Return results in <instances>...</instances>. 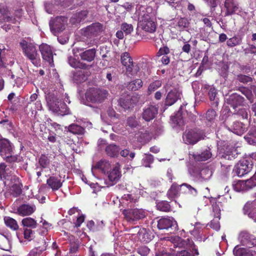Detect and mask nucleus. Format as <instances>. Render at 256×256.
<instances>
[{"label": "nucleus", "instance_id": "1", "mask_svg": "<svg viewBox=\"0 0 256 256\" xmlns=\"http://www.w3.org/2000/svg\"><path fill=\"white\" fill-rule=\"evenodd\" d=\"M138 25L145 32L153 33L156 28V23L154 21L152 8L151 6H141L139 8Z\"/></svg>", "mask_w": 256, "mask_h": 256}, {"label": "nucleus", "instance_id": "2", "mask_svg": "<svg viewBox=\"0 0 256 256\" xmlns=\"http://www.w3.org/2000/svg\"><path fill=\"white\" fill-rule=\"evenodd\" d=\"M20 44L24 55L30 60L34 66H39L40 59L36 46L34 44L28 43L26 40H23Z\"/></svg>", "mask_w": 256, "mask_h": 256}, {"label": "nucleus", "instance_id": "3", "mask_svg": "<svg viewBox=\"0 0 256 256\" xmlns=\"http://www.w3.org/2000/svg\"><path fill=\"white\" fill-rule=\"evenodd\" d=\"M122 213L124 219L132 224H136L138 221L144 219L146 214L144 210L134 207L124 209Z\"/></svg>", "mask_w": 256, "mask_h": 256}, {"label": "nucleus", "instance_id": "4", "mask_svg": "<svg viewBox=\"0 0 256 256\" xmlns=\"http://www.w3.org/2000/svg\"><path fill=\"white\" fill-rule=\"evenodd\" d=\"M108 93L104 90L90 88L85 94L86 100L92 103H101L106 98Z\"/></svg>", "mask_w": 256, "mask_h": 256}, {"label": "nucleus", "instance_id": "5", "mask_svg": "<svg viewBox=\"0 0 256 256\" xmlns=\"http://www.w3.org/2000/svg\"><path fill=\"white\" fill-rule=\"evenodd\" d=\"M48 98V104L52 111L62 116L68 114L69 109L64 102H59L58 98L52 96H49Z\"/></svg>", "mask_w": 256, "mask_h": 256}, {"label": "nucleus", "instance_id": "6", "mask_svg": "<svg viewBox=\"0 0 256 256\" xmlns=\"http://www.w3.org/2000/svg\"><path fill=\"white\" fill-rule=\"evenodd\" d=\"M232 116H226L224 123L226 128L238 135H242L247 130L244 124L237 120H234Z\"/></svg>", "mask_w": 256, "mask_h": 256}, {"label": "nucleus", "instance_id": "7", "mask_svg": "<svg viewBox=\"0 0 256 256\" xmlns=\"http://www.w3.org/2000/svg\"><path fill=\"white\" fill-rule=\"evenodd\" d=\"M159 230H166L173 233L178 230V226L175 220L172 217L162 218L157 221Z\"/></svg>", "mask_w": 256, "mask_h": 256}, {"label": "nucleus", "instance_id": "8", "mask_svg": "<svg viewBox=\"0 0 256 256\" xmlns=\"http://www.w3.org/2000/svg\"><path fill=\"white\" fill-rule=\"evenodd\" d=\"M67 21L68 18L64 16H58L52 18L49 23L52 32L56 34L63 31Z\"/></svg>", "mask_w": 256, "mask_h": 256}, {"label": "nucleus", "instance_id": "9", "mask_svg": "<svg viewBox=\"0 0 256 256\" xmlns=\"http://www.w3.org/2000/svg\"><path fill=\"white\" fill-rule=\"evenodd\" d=\"M204 135L200 131L190 130L186 131L183 134L182 138L186 144H194L199 140L204 138Z\"/></svg>", "mask_w": 256, "mask_h": 256}, {"label": "nucleus", "instance_id": "10", "mask_svg": "<svg viewBox=\"0 0 256 256\" xmlns=\"http://www.w3.org/2000/svg\"><path fill=\"white\" fill-rule=\"evenodd\" d=\"M252 168L253 163L251 160H243L235 166V172L238 176L242 177L250 172Z\"/></svg>", "mask_w": 256, "mask_h": 256}, {"label": "nucleus", "instance_id": "11", "mask_svg": "<svg viewBox=\"0 0 256 256\" xmlns=\"http://www.w3.org/2000/svg\"><path fill=\"white\" fill-rule=\"evenodd\" d=\"M239 239L243 246L252 248L256 245V232L251 234L247 231L242 232Z\"/></svg>", "mask_w": 256, "mask_h": 256}, {"label": "nucleus", "instance_id": "12", "mask_svg": "<svg viewBox=\"0 0 256 256\" xmlns=\"http://www.w3.org/2000/svg\"><path fill=\"white\" fill-rule=\"evenodd\" d=\"M39 49L43 60L48 62L50 66H52L54 65L53 53L51 47L43 43L39 46Z\"/></svg>", "mask_w": 256, "mask_h": 256}, {"label": "nucleus", "instance_id": "13", "mask_svg": "<svg viewBox=\"0 0 256 256\" xmlns=\"http://www.w3.org/2000/svg\"><path fill=\"white\" fill-rule=\"evenodd\" d=\"M158 108L156 106L149 105L143 110L142 118L146 122L153 120L158 114Z\"/></svg>", "mask_w": 256, "mask_h": 256}, {"label": "nucleus", "instance_id": "14", "mask_svg": "<svg viewBox=\"0 0 256 256\" xmlns=\"http://www.w3.org/2000/svg\"><path fill=\"white\" fill-rule=\"evenodd\" d=\"M138 102V98L134 96H126L125 97L120 98L118 100L119 104L124 110L133 108Z\"/></svg>", "mask_w": 256, "mask_h": 256}, {"label": "nucleus", "instance_id": "15", "mask_svg": "<svg viewBox=\"0 0 256 256\" xmlns=\"http://www.w3.org/2000/svg\"><path fill=\"white\" fill-rule=\"evenodd\" d=\"M214 204H212V209L215 218H220L221 208L227 202V200L224 196H218L216 199H214Z\"/></svg>", "mask_w": 256, "mask_h": 256}, {"label": "nucleus", "instance_id": "16", "mask_svg": "<svg viewBox=\"0 0 256 256\" xmlns=\"http://www.w3.org/2000/svg\"><path fill=\"white\" fill-rule=\"evenodd\" d=\"M244 102V98L236 93L232 94L226 99L227 104H230L234 109H236L238 106L243 105Z\"/></svg>", "mask_w": 256, "mask_h": 256}, {"label": "nucleus", "instance_id": "17", "mask_svg": "<svg viewBox=\"0 0 256 256\" xmlns=\"http://www.w3.org/2000/svg\"><path fill=\"white\" fill-rule=\"evenodd\" d=\"M36 209L34 204H22L17 208L16 214L23 216H30L34 212Z\"/></svg>", "mask_w": 256, "mask_h": 256}, {"label": "nucleus", "instance_id": "18", "mask_svg": "<svg viewBox=\"0 0 256 256\" xmlns=\"http://www.w3.org/2000/svg\"><path fill=\"white\" fill-rule=\"evenodd\" d=\"M154 237V236L150 230L145 228H140L138 233V240L143 242H149L153 239Z\"/></svg>", "mask_w": 256, "mask_h": 256}, {"label": "nucleus", "instance_id": "19", "mask_svg": "<svg viewBox=\"0 0 256 256\" xmlns=\"http://www.w3.org/2000/svg\"><path fill=\"white\" fill-rule=\"evenodd\" d=\"M46 184L52 191H56L62 186V182L60 176H50L46 180Z\"/></svg>", "mask_w": 256, "mask_h": 256}, {"label": "nucleus", "instance_id": "20", "mask_svg": "<svg viewBox=\"0 0 256 256\" xmlns=\"http://www.w3.org/2000/svg\"><path fill=\"white\" fill-rule=\"evenodd\" d=\"M180 94L178 91L174 88L171 90L168 94L166 98V104L170 106L174 104L178 99H180Z\"/></svg>", "mask_w": 256, "mask_h": 256}, {"label": "nucleus", "instance_id": "21", "mask_svg": "<svg viewBox=\"0 0 256 256\" xmlns=\"http://www.w3.org/2000/svg\"><path fill=\"white\" fill-rule=\"evenodd\" d=\"M250 123V130L248 133L244 136V138L246 141L250 144H256V124L253 125Z\"/></svg>", "mask_w": 256, "mask_h": 256}, {"label": "nucleus", "instance_id": "22", "mask_svg": "<svg viewBox=\"0 0 256 256\" xmlns=\"http://www.w3.org/2000/svg\"><path fill=\"white\" fill-rule=\"evenodd\" d=\"M224 6L226 10V16L234 14L238 8V4L236 0H226Z\"/></svg>", "mask_w": 256, "mask_h": 256}, {"label": "nucleus", "instance_id": "23", "mask_svg": "<svg viewBox=\"0 0 256 256\" xmlns=\"http://www.w3.org/2000/svg\"><path fill=\"white\" fill-rule=\"evenodd\" d=\"M120 164L117 163L110 170L108 174V180L112 182H116L120 176Z\"/></svg>", "mask_w": 256, "mask_h": 256}, {"label": "nucleus", "instance_id": "24", "mask_svg": "<svg viewBox=\"0 0 256 256\" xmlns=\"http://www.w3.org/2000/svg\"><path fill=\"white\" fill-rule=\"evenodd\" d=\"M96 50L94 48L86 50L80 54L82 60L87 62L93 61L96 56Z\"/></svg>", "mask_w": 256, "mask_h": 256}, {"label": "nucleus", "instance_id": "25", "mask_svg": "<svg viewBox=\"0 0 256 256\" xmlns=\"http://www.w3.org/2000/svg\"><path fill=\"white\" fill-rule=\"evenodd\" d=\"M138 202V198L134 194H124L122 198V202L130 208L134 207V204Z\"/></svg>", "mask_w": 256, "mask_h": 256}, {"label": "nucleus", "instance_id": "26", "mask_svg": "<svg viewBox=\"0 0 256 256\" xmlns=\"http://www.w3.org/2000/svg\"><path fill=\"white\" fill-rule=\"evenodd\" d=\"M233 253L235 256H256L255 250H249L247 252L246 248H241L238 245L234 247Z\"/></svg>", "mask_w": 256, "mask_h": 256}, {"label": "nucleus", "instance_id": "27", "mask_svg": "<svg viewBox=\"0 0 256 256\" xmlns=\"http://www.w3.org/2000/svg\"><path fill=\"white\" fill-rule=\"evenodd\" d=\"M192 158L196 162L206 161L211 158L212 154L210 149L206 148L200 154H193Z\"/></svg>", "mask_w": 256, "mask_h": 256}, {"label": "nucleus", "instance_id": "28", "mask_svg": "<svg viewBox=\"0 0 256 256\" xmlns=\"http://www.w3.org/2000/svg\"><path fill=\"white\" fill-rule=\"evenodd\" d=\"M180 192L184 194H189L196 196L198 190L196 188L187 183H183L180 185Z\"/></svg>", "mask_w": 256, "mask_h": 256}, {"label": "nucleus", "instance_id": "29", "mask_svg": "<svg viewBox=\"0 0 256 256\" xmlns=\"http://www.w3.org/2000/svg\"><path fill=\"white\" fill-rule=\"evenodd\" d=\"M111 166L108 161L104 159L98 162L94 166V169L100 170L104 174L108 172Z\"/></svg>", "mask_w": 256, "mask_h": 256}, {"label": "nucleus", "instance_id": "30", "mask_svg": "<svg viewBox=\"0 0 256 256\" xmlns=\"http://www.w3.org/2000/svg\"><path fill=\"white\" fill-rule=\"evenodd\" d=\"M126 68V74L129 77H132L137 74L140 70V67L137 63L132 62Z\"/></svg>", "mask_w": 256, "mask_h": 256}, {"label": "nucleus", "instance_id": "31", "mask_svg": "<svg viewBox=\"0 0 256 256\" xmlns=\"http://www.w3.org/2000/svg\"><path fill=\"white\" fill-rule=\"evenodd\" d=\"M66 128L68 132L74 134L83 135L86 132L84 128L76 124H70L68 127H66Z\"/></svg>", "mask_w": 256, "mask_h": 256}, {"label": "nucleus", "instance_id": "32", "mask_svg": "<svg viewBox=\"0 0 256 256\" xmlns=\"http://www.w3.org/2000/svg\"><path fill=\"white\" fill-rule=\"evenodd\" d=\"M181 193L180 192V186L176 183H174L168 191L166 195L169 199L173 200L178 196Z\"/></svg>", "mask_w": 256, "mask_h": 256}, {"label": "nucleus", "instance_id": "33", "mask_svg": "<svg viewBox=\"0 0 256 256\" xmlns=\"http://www.w3.org/2000/svg\"><path fill=\"white\" fill-rule=\"evenodd\" d=\"M11 153H12V146L8 140H5L2 145L0 146V154L4 158L6 156H10Z\"/></svg>", "mask_w": 256, "mask_h": 256}, {"label": "nucleus", "instance_id": "34", "mask_svg": "<svg viewBox=\"0 0 256 256\" xmlns=\"http://www.w3.org/2000/svg\"><path fill=\"white\" fill-rule=\"evenodd\" d=\"M243 212L244 214H248L250 218L256 214V204L254 202H248L243 208Z\"/></svg>", "mask_w": 256, "mask_h": 256}, {"label": "nucleus", "instance_id": "35", "mask_svg": "<svg viewBox=\"0 0 256 256\" xmlns=\"http://www.w3.org/2000/svg\"><path fill=\"white\" fill-rule=\"evenodd\" d=\"M87 31L92 35L96 36L102 30V25L99 22L92 24L86 28Z\"/></svg>", "mask_w": 256, "mask_h": 256}, {"label": "nucleus", "instance_id": "36", "mask_svg": "<svg viewBox=\"0 0 256 256\" xmlns=\"http://www.w3.org/2000/svg\"><path fill=\"white\" fill-rule=\"evenodd\" d=\"M70 65L74 68H79L83 70H86L88 68V65L77 60L74 58L70 57L68 58Z\"/></svg>", "mask_w": 256, "mask_h": 256}, {"label": "nucleus", "instance_id": "37", "mask_svg": "<svg viewBox=\"0 0 256 256\" xmlns=\"http://www.w3.org/2000/svg\"><path fill=\"white\" fill-rule=\"evenodd\" d=\"M234 110H235L232 114V116H232V118L234 120L236 118L248 119V114L246 108H240L238 110H236V108Z\"/></svg>", "mask_w": 256, "mask_h": 256}, {"label": "nucleus", "instance_id": "38", "mask_svg": "<svg viewBox=\"0 0 256 256\" xmlns=\"http://www.w3.org/2000/svg\"><path fill=\"white\" fill-rule=\"evenodd\" d=\"M204 88L208 90V96L209 98L210 101H213V102L211 103V105L214 107L218 106V102L217 100H214L217 94L216 90L214 87H212L209 86H206Z\"/></svg>", "mask_w": 256, "mask_h": 256}, {"label": "nucleus", "instance_id": "39", "mask_svg": "<svg viewBox=\"0 0 256 256\" xmlns=\"http://www.w3.org/2000/svg\"><path fill=\"white\" fill-rule=\"evenodd\" d=\"M157 209L164 212H170L172 210V206L166 200H162L156 203Z\"/></svg>", "mask_w": 256, "mask_h": 256}, {"label": "nucleus", "instance_id": "40", "mask_svg": "<svg viewBox=\"0 0 256 256\" xmlns=\"http://www.w3.org/2000/svg\"><path fill=\"white\" fill-rule=\"evenodd\" d=\"M105 150L108 156L114 157L119 153L120 147L116 144H110L106 148Z\"/></svg>", "mask_w": 256, "mask_h": 256}, {"label": "nucleus", "instance_id": "41", "mask_svg": "<svg viewBox=\"0 0 256 256\" xmlns=\"http://www.w3.org/2000/svg\"><path fill=\"white\" fill-rule=\"evenodd\" d=\"M38 162L40 168L42 170L48 168L50 160L47 154H42L38 158Z\"/></svg>", "mask_w": 256, "mask_h": 256}, {"label": "nucleus", "instance_id": "42", "mask_svg": "<svg viewBox=\"0 0 256 256\" xmlns=\"http://www.w3.org/2000/svg\"><path fill=\"white\" fill-rule=\"evenodd\" d=\"M6 226L13 230L18 229V225L17 222L13 218L10 216H5L4 218Z\"/></svg>", "mask_w": 256, "mask_h": 256}, {"label": "nucleus", "instance_id": "43", "mask_svg": "<svg viewBox=\"0 0 256 256\" xmlns=\"http://www.w3.org/2000/svg\"><path fill=\"white\" fill-rule=\"evenodd\" d=\"M22 224L24 228H34L37 226L36 221L30 217H27L22 219Z\"/></svg>", "mask_w": 256, "mask_h": 256}, {"label": "nucleus", "instance_id": "44", "mask_svg": "<svg viewBox=\"0 0 256 256\" xmlns=\"http://www.w3.org/2000/svg\"><path fill=\"white\" fill-rule=\"evenodd\" d=\"M142 84L143 82L142 80L136 79L130 82L127 86V88L132 91H136L142 87Z\"/></svg>", "mask_w": 256, "mask_h": 256}, {"label": "nucleus", "instance_id": "45", "mask_svg": "<svg viewBox=\"0 0 256 256\" xmlns=\"http://www.w3.org/2000/svg\"><path fill=\"white\" fill-rule=\"evenodd\" d=\"M88 14V12L87 10H82L74 14L72 18V20H74V21H73L74 22H80L85 20Z\"/></svg>", "mask_w": 256, "mask_h": 256}, {"label": "nucleus", "instance_id": "46", "mask_svg": "<svg viewBox=\"0 0 256 256\" xmlns=\"http://www.w3.org/2000/svg\"><path fill=\"white\" fill-rule=\"evenodd\" d=\"M86 226L90 230L95 232L102 230L104 228V224L102 221L100 224L96 226L93 220H89L87 222Z\"/></svg>", "mask_w": 256, "mask_h": 256}, {"label": "nucleus", "instance_id": "47", "mask_svg": "<svg viewBox=\"0 0 256 256\" xmlns=\"http://www.w3.org/2000/svg\"><path fill=\"white\" fill-rule=\"evenodd\" d=\"M171 120L172 123L175 124L174 126H182L184 124L182 114L180 112H178L174 116H172Z\"/></svg>", "mask_w": 256, "mask_h": 256}, {"label": "nucleus", "instance_id": "48", "mask_svg": "<svg viewBox=\"0 0 256 256\" xmlns=\"http://www.w3.org/2000/svg\"><path fill=\"white\" fill-rule=\"evenodd\" d=\"M120 61L122 64L126 66H128L132 62H134L132 60V58L130 56V54L128 52H123L120 57Z\"/></svg>", "mask_w": 256, "mask_h": 256}, {"label": "nucleus", "instance_id": "49", "mask_svg": "<svg viewBox=\"0 0 256 256\" xmlns=\"http://www.w3.org/2000/svg\"><path fill=\"white\" fill-rule=\"evenodd\" d=\"M8 176L9 169L6 168V164L4 162L0 164V180H6Z\"/></svg>", "mask_w": 256, "mask_h": 256}, {"label": "nucleus", "instance_id": "50", "mask_svg": "<svg viewBox=\"0 0 256 256\" xmlns=\"http://www.w3.org/2000/svg\"><path fill=\"white\" fill-rule=\"evenodd\" d=\"M212 174V171L208 168H202L200 172V176L204 180H209Z\"/></svg>", "mask_w": 256, "mask_h": 256}, {"label": "nucleus", "instance_id": "51", "mask_svg": "<svg viewBox=\"0 0 256 256\" xmlns=\"http://www.w3.org/2000/svg\"><path fill=\"white\" fill-rule=\"evenodd\" d=\"M242 42V39L236 36H234L228 38L226 42V44L228 46L232 48L235 46L240 45Z\"/></svg>", "mask_w": 256, "mask_h": 256}, {"label": "nucleus", "instance_id": "52", "mask_svg": "<svg viewBox=\"0 0 256 256\" xmlns=\"http://www.w3.org/2000/svg\"><path fill=\"white\" fill-rule=\"evenodd\" d=\"M236 80L244 84H248L249 82H252L253 79L250 76L243 74H238L236 76Z\"/></svg>", "mask_w": 256, "mask_h": 256}, {"label": "nucleus", "instance_id": "53", "mask_svg": "<svg viewBox=\"0 0 256 256\" xmlns=\"http://www.w3.org/2000/svg\"><path fill=\"white\" fill-rule=\"evenodd\" d=\"M244 52L246 56L256 55V45L248 44L247 47L244 50Z\"/></svg>", "mask_w": 256, "mask_h": 256}, {"label": "nucleus", "instance_id": "54", "mask_svg": "<svg viewBox=\"0 0 256 256\" xmlns=\"http://www.w3.org/2000/svg\"><path fill=\"white\" fill-rule=\"evenodd\" d=\"M120 29L126 35L130 34L134 30V27L132 24L123 22L120 25Z\"/></svg>", "mask_w": 256, "mask_h": 256}, {"label": "nucleus", "instance_id": "55", "mask_svg": "<svg viewBox=\"0 0 256 256\" xmlns=\"http://www.w3.org/2000/svg\"><path fill=\"white\" fill-rule=\"evenodd\" d=\"M190 22L188 20L185 18H182L178 20L176 26L178 27L179 30H183L185 28H188L189 26Z\"/></svg>", "mask_w": 256, "mask_h": 256}, {"label": "nucleus", "instance_id": "56", "mask_svg": "<svg viewBox=\"0 0 256 256\" xmlns=\"http://www.w3.org/2000/svg\"><path fill=\"white\" fill-rule=\"evenodd\" d=\"M240 91L244 95L246 96V97L250 101V102L252 103L254 102V96L250 90L244 87L240 90Z\"/></svg>", "mask_w": 256, "mask_h": 256}, {"label": "nucleus", "instance_id": "57", "mask_svg": "<svg viewBox=\"0 0 256 256\" xmlns=\"http://www.w3.org/2000/svg\"><path fill=\"white\" fill-rule=\"evenodd\" d=\"M4 159L5 160L6 162L10 163L18 162L22 160V157L18 155L13 156L12 155V153H11L10 156H6Z\"/></svg>", "mask_w": 256, "mask_h": 256}, {"label": "nucleus", "instance_id": "58", "mask_svg": "<svg viewBox=\"0 0 256 256\" xmlns=\"http://www.w3.org/2000/svg\"><path fill=\"white\" fill-rule=\"evenodd\" d=\"M136 252L141 256H148L150 252V249L146 246H140L136 248Z\"/></svg>", "mask_w": 256, "mask_h": 256}, {"label": "nucleus", "instance_id": "59", "mask_svg": "<svg viewBox=\"0 0 256 256\" xmlns=\"http://www.w3.org/2000/svg\"><path fill=\"white\" fill-rule=\"evenodd\" d=\"M162 82L160 80H155L148 86V92L150 93L154 92L162 86Z\"/></svg>", "mask_w": 256, "mask_h": 256}, {"label": "nucleus", "instance_id": "60", "mask_svg": "<svg viewBox=\"0 0 256 256\" xmlns=\"http://www.w3.org/2000/svg\"><path fill=\"white\" fill-rule=\"evenodd\" d=\"M154 156L151 154H146L143 158L144 164L146 167H150V164L154 162Z\"/></svg>", "mask_w": 256, "mask_h": 256}, {"label": "nucleus", "instance_id": "61", "mask_svg": "<svg viewBox=\"0 0 256 256\" xmlns=\"http://www.w3.org/2000/svg\"><path fill=\"white\" fill-rule=\"evenodd\" d=\"M216 116V112L213 109H209L206 113V118L209 122H213Z\"/></svg>", "mask_w": 256, "mask_h": 256}, {"label": "nucleus", "instance_id": "62", "mask_svg": "<svg viewBox=\"0 0 256 256\" xmlns=\"http://www.w3.org/2000/svg\"><path fill=\"white\" fill-rule=\"evenodd\" d=\"M30 228H24V236L26 239H32L34 236V232Z\"/></svg>", "mask_w": 256, "mask_h": 256}, {"label": "nucleus", "instance_id": "63", "mask_svg": "<svg viewBox=\"0 0 256 256\" xmlns=\"http://www.w3.org/2000/svg\"><path fill=\"white\" fill-rule=\"evenodd\" d=\"M246 185L250 188L256 186V172L250 178L246 181Z\"/></svg>", "mask_w": 256, "mask_h": 256}, {"label": "nucleus", "instance_id": "64", "mask_svg": "<svg viewBox=\"0 0 256 256\" xmlns=\"http://www.w3.org/2000/svg\"><path fill=\"white\" fill-rule=\"evenodd\" d=\"M234 152H235V150L232 152L230 150H228L224 152L222 157L226 160H232L235 158L236 154H234Z\"/></svg>", "mask_w": 256, "mask_h": 256}]
</instances>
